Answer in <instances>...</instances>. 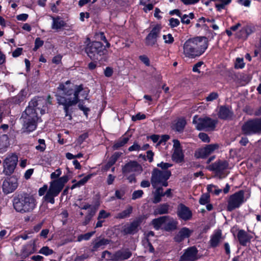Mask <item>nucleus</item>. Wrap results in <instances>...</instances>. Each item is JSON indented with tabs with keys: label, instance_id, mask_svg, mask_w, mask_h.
Listing matches in <instances>:
<instances>
[{
	"label": "nucleus",
	"instance_id": "obj_9",
	"mask_svg": "<svg viewBox=\"0 0 261 261\" xmlns=\"http://www.w3.org/2000/svg\"><path fill=\"white\" fill-rule=\"evenodd\" d=\"M132 255V253L128 249H125L119 250L113 254L108 251H105L102 253V257L107 260L123 261L129 258Z\"/></svg>",
	"mask_w": 261,
	"mask_h": 261
},
{
	"label": "nucleus",
	"instance_id": "obj_36",
	"mask_svg": "<svg viewBox=\"0 0 261 261\" xmlns=\"http://www.w3.org/2000/svg\"><path fill=\"white\" fill-rule=\"evenodd\" d=\"M109 243V240L108 239H101L99 241H95L93 242V251H96L99 248H102V247Z\"/></svg>",
	"mask_w": 261,
	"mask_h": 261
},
{
	"label": "nucleus",
	"instance_id": "obj_46",
	"mask_svg": "<svg viewBox=\"0 0 261 261\" xmlns=\"http://www.w3.org/2000/svg\"><path fill=\"white\" fill-rule=\"evenodd\" d=\"M231 2V0H225V1H221L220 4H216V7L218 10L221 11L222 9H224L225 6L229 4Z\"/></svg>",
	"mask_w": 261,
	"mask_h": 261
},
{
	"label": "nucleus",
	"instance_id": "obj_60",
	"mask_svg": "<svg viewBox=\"0 0 261 261\" xmlns=\"http://www.w3.org/2000/svg\"><path fill=\"white\" fill-rule=\"evenodd\" d=\"M35 49H37L39 47L43 45V41L41 40L39 38H37L35 40Z\"/></svg>",
	"mask_w": 261,
	"mask_h": 261
},
{
	"label": "nucleus",
	"instance_id": "obj_28",
	"mask_svg": "<svg viewBox=\"0 0 261 261\" xmlns=\"http://www.w3.org/2000/svg\"><path fill=\"white\" fill-rule=\"evenodd\" d=\"M52 20L51 28L53 30H58L65 25V22L59 17H52Z\"/></svg>",
	"mask_w": 261,
	"mask_h": 261
},
{
	"label": "nucleus",
	"instance_id": "obj_48",
	"mask_svg": "<svg viewBox=\"0 0 261 261\" xmlns=\"http://www.w3.org/2000/svg\"><path fill=\"white\" fill-rule=\"evenodd\" d=\"M163 38L165 43L171 44L174 41V38L171 34H168L166 35H164Z\"/></svg>",
	"mask_w": 261,
	"mask_h": 261
},
{
	"label": "nucleus",
	"instance_id": "obj_34",
	"mask_svg": "<svg viewBox=\"0 0 261 261\" xmlns=\"http://www.w3.org/2000/svg\"><path fill=\"white\" fill-rule=\"evenodd\" d=\"M154 188L155 189V191L154 192L153 202L158 203L161 201V197L164 196L163 189L162 187Z\"/></svg>",
	"mask_w": 261,
	"mask_h": 261
},
{
	"label": "nucleus",
	"instance_id": "obj_63",
	"mask_svg": "<svg viewBox=\"0 0 261 261\" xmlns=\"http://www.w3.org/2000/svg\"><path fill=\"white\" fill-rule=\"evenodd\" d=\"M33 172H34L33 169H29L27 170L24 173V178L26 179H29L30 178V177L31 176V175L33 174Z\"/></svg>",
	"mask_w": 261,
	"mask_h": 261
},
{
	"label": "nucleus",
	"instance_id": "obj_17",
	"mask_svg": "<svg viewBox=\"0 0 261 261\" xmlns=\"http://www.w3.org/2000/svg\"><path fill=\"white\" fill-rule=\"evenodd\" d=\"M142 171L141 166L136 161H131L122 168V172L125 176L130 173L139 174Z\"/></svg>",
	"mask_w": 261,
	"mask_h": 261
},
{
	"label": "nucleus",
	"instance_id": "obj_18",
	"mask_svg": "<svg viewBox=\"0 0 261 261\" xmlns=\"http://www.w3.org/2000/svg\"><path fill=\"white\" fill-rule=\"evenodd\" d=\"M161 30V27L159 25H156L152 28L146 38V44L147 45L153 46L156 44Z\"/></svg>",
	"mask_w": 261,
	"mask_h": 261
},
{
	"label": "nucleus",
	"instance_id": "obj_30",
	"mask_svg": "<svg viewBox=\"0 0 261 261\" xmlns=\"http://www.w3.org/2000/svg\"><path fill=\"white\" fill-rule=\"evenodd\" d=\"M219 117L221 119H227L230 118L232 116V113L227 108L221 107L219 112Z\"/></svg>",
	"mask_w": 261,
	"mask_h": 261
},
{
	"label": "nucleus",
	"instance_id": "obj_22",
	"mask_svg": "<svg viewBox=\"0 0 261 261\" xmlns=\"http://www.w3.org/2000/svg\"><path fill=\"white\" fill-rule=\"evenodd\" d=\"M177 214L179 217L185 220H189L192 217V213L189 208L181 204L178 206Z\"/></svg>",
	"mask_w": 261,
	"mask_h": 261
},
{
	"label": "nucleus",
	"instance_id": "obj_1",
	"mask_svg": "<svg viewBox=\"0 0 261 261\" xmlns=\"http://www.w3.org/2000/svg\"><path fill=\"white\" fill-rule=\"evenodd\" d=\"M70 83V82L67 81L65 84H61L58 87V93L56 95L58 103L64 106L66 116H68L69 120L71 119V116L68 114L69 108L76 105L78 102L79 108L87 117L90 109L84 106L83 100L79 99V95L84 99H88L89 90L87 88H84L82 85H76L73 91L66 87Z\"/></svg>",
	"mask_w": 261,
	"mask_h": 261
},
{
	"label": "nucleus",
	"instance_id": "obj_54",
	"mask_svg": "<svg viewBox=\"0 0 261 261\" xmlns=\"http://www.w3.org/2000/svg\"><path fill=\"white\" fill-rule=\"evenodd\" d=\"M199 138L204 142L208 143L210 141V139L208 135L204 133H200L199 134Z\"/></svg>",
	"mask_w": 261,
	"mask_h": 261
},
{
	"label": "nucleus",
	"instance_id": "obj_56",
	"mask_svg": "<svg viewBox=\"0 0 261 261\" xmlns=\"http://www.w3.org/2000/svg\"><path fill=\"white\" fill-rule=\"evenodd\" d=\"M218 95L217 93L213 92L210 94L206 98V100L207 101H212L216 99L218 97Z\"/></svg>",
	"mask_w": 261,
	"mask_h": 261
},
{
	"label": "nucleus",
	"instance_id": "obj_31",
	"mask_svg": "<svg viewBox=\"0 0 261 261\" xmlns=\"http://www.w3.org/2000/svg\"><path fill=\"white\" fill-rule=\"evenodd\" d=\"M27 95V90L25 89H22L16 96L12 98V100L15 103H19L24 100Z\"/></svg>",
	"mask_w": 261,
	"mask_h": 261
},
{
	"label": "nucleus",
	"instance_id": "obj_55",
	"mask_svg": "<svg viewBox=\"0 0 261 261\" xmlns=\"http://www.w3.org/2000/svg\"><path fill=\"white\" fill-rule=\"evenodd\" d=\"M110 216L109 213L106 212L104 210H101L99 212L98 219H106Z\"/></svg>",
	"mask_w": 261,
	"mask_h": 261
},
{
	"label": "nucleus",
	"instance_id": "obj_40",
	"mask_svg": "<svg viewBox=\"0 0 261 261\" xmlns=\"http://www.w3.org/2000/svg\"><path fill=\"white\" fill-rule=\"evenodd\" d=\"M121 153L118 152L114 153L110 158L108 163L107 166L109 167L113 165L118 160V159L121 156Z\"/></svg>",
	"mask_w": 261,
	"mask_h": 261
},
{
	"label": "nucleus",
	"instance_id": "obj_50",
	"mask_svg": "<svg viewBox=\"0 0 261 261\" xmlns=\"http://www.w3.org/2000/svg\"><path fill=\"white\" fill-rule=\"evenodd\" d=\"M169 25L171 28H175L179 25L180 22L178 19L171 18L169 19Z\"/></svg>",
	"mask_w": 261,
	"mask_h": 261
},
{
	"label": "nucleus",
	"instance_id": "obj_47",
	"mask_svg": "<svg viewBox=\"0 0 261 261\" xmlns=\"http://www.w3.org/2000/svg\"><path fill=\"white\" fill-rule=\"evenodd\" d=\"M209 199H210V196L208 194H203L201 196V197L199 199V203L201 204H203V205L205 204L209 201Z\"/></svg>",
	"mask_w": 261,
	"mask_h": 261
},
{
	"label": "nucleus",
	"instance_id": "obj_33",
	"mask_svg": "<svg viewBox=\"0 0 261 261\" xmlns=\"http://www.w3.org/2000/svg\"><path fill=\"white\" fill-rule=\"evenodd\" d=\"M164 219L165 216H163L157 219H154L152 221V224L155 229L159 230V229H163L165 221Z\"/></svg>",
	"mask_w": 261,
	"mask_h": 261
},
{
	"label": "nucleus",
	"instance_id": "obj_24",
	"mask_svg": "<svg viewBox=\"0 0 261 261\" xmlns=\"http://www.w3.org/2000/svg\"><path fill=\"white\" fill-rule=\"evenodd\" d=\"M163 229L166 231L174 230L177 227V221L169 216H165Z\"/></svg>",
	"mask_w": 261,
	"mask_h": 261
},
{
	"label": "nucleus",
	"instance_id": "obj_39",
	"mask_svg": "<svg viewBox=\"0 0 261 261\" xmlns=\"http://www.w3.org/2000/svg\"><path fill=\"white\" fill-rule=\"evenodd\" d=\"M186 124V122L185 119H179L174 125L173 129H174L177 132H181L184 129Z\"/></svg>",
	"mask_w": 261,
	"mask_h": 261
},
{
	"label": "nucleus",
	"instance_id": "obj_16",
	"mask_svg": "<svg viewBox=\"0 0 261 261\" xmlns=\"http://www.w3.org/2000/svg\"><path fill=\"white\" fill-rule=\"evenodd\" d=\"M173 154L172 159L177 163H180L184 161V154L182 150V147L179 141L178 140L174 139L173 140Z\"/></svg>",
	"mask_w": 261,
	"mask_h": 261
},
{
	"label": "nucleus",
	"instance_id": "obj_20",
	"mask_svg": "<svg viewBox=\"0 0 261 261\" xmlns=\"http://www.w3.org/2000/svg\"><path fill=\"white\" fill-rule=\"evenodd\" d=\"M197 258V250L195 247H192L185 251L179 261H195Z\"/></svg>",
	"mask_w": 261,
	"mask_h": 261
},
{
	"label": "nucleus",
	"instance_id": "obj_8",
	"mask_svg": "<svg viewBox=\"0 0 261 261\" xmlns=\"http://www.w3.org/2000/svg\"><path fill=\"white\" fill-rule=\"evenodd\" d=\"M18 156L14 153L8 154L3 162V172L6 175L12 174L17 165Z\"/></svg>",
	"mask_w": 261,
	"mask_h": 261
},
{
	"label": "nucleus",
	"instance_id": "obj_61",
	"mask_svg": "<svg viewBox=\"0 0 261 261\" xmlns=\"http://www.w3.org/2000/svg\"><path fill=\"white\" fill-rule=\"evenodd\" d=\"M203 64L202 62H199L197 63L193 67V71L195 72L200 73L199 68Z\"/></svg>",
	"mask_w": 261,
	"mask_h": 261
},
{
	"label": "nucleus",
	"instance_id": "obj_10",
	"mask_svg": "<svg viewBox=\"0 0 261 261\" xmlns=\"http://www.w3.org/2000/svg\"><path fill=\"white\" fill-rule=\"evenodd\" d=\"M188 40L193 47L196 49L199 56L204 53L208 47V40L205 37L198 36Z\"/></svg>",
	"mask_w": 261,
	"mask_h": 261
},
{
	"label": "nucleus",
	"instance_id": "obj_27",
	"mask_svg": "<svg viewBox=\"0 0 261 261\" xmlns=\"http://www.w3.org/2000/svg\"><path fill=\"white\" fill-rule=\"evenodd\" d=\"M252 33V30L251 27L245 25L237 34V36L239 38L246 39Z\"/></svg>",
	"mask_w": 261,
	"mask_h": 261
},
{
	"label": "nucleus",
	"instance_id": "obj_41",
	"mask_svg": "<svg viewBox=\"0 0 261 261\" xmlns=\"http://www.w3.org/2000/svg\"><path fill=\"white\" fill-rule=\"evenodd\" d=\"M194 14L193 13H190L189 15L184 14L182 15L180 17L181 21L182 23L185 24H189L190 22V19H192L194 18Z\"/></svg>",
	"mask_w": 261,
	"mask_h": 261
},
{
	"label": "nucleus",
	"instance_id": "obj_13",
	"mask_svg": "<svg viewBox=\"0 0 261 261\" xmlns=\"http://www.w3.org/2000/svg\"><path fill=\"white\" fill-rule=\"evenodd\" d=\"M244 193L243 191H240L231 195L228 201L227 210L231 211L240 207L244 202Z\"/></svg>",
	"mask_w": 261,
	"mask_h": 261
},
{
	"label": "nucleus",
	"instance_id": "obj_12",
	"mask_svg": "<svg viewBox=\"0 0 261 261\" xmlns=\"http://www.w3.org/2000/svg\"><path fill=\"white\" fill-rule=\"evenodd\" d=\"M18 186V179L15 175L5 178L2 184V189L3 193L8 195L14 192Z\"/></svg>",
	"mask_w": 261,
	"mask_h": 261
},
{
	"label": "nucleus",
	"instance_id": "obj_21",
	"mask_svg": "<svg viewBox=\"0 0 261 261\" xmlns=\"http://www.w3.org/2000/svg\"><path fill=\"white\" fill-rule=\"evenodd\" d=\"M193 232L192 229L184 227L180 229L175 236L174 239L176 242H180L185 239L189 238Z\"/></svg>",
	"mask_w": 261,
	"mask_h": 261
},
{
	"label": "nucleus",
	"instance_id": "obj_19",
	"mask_svg": "<svg viewBox=\"0 0 261 261\" xmlns=\"http://www.w3.org/2000/svg\"><path fill=\"white\" fill-rule=\"evenodd\" d=\"M195 49L188 39L183 44V54L185 57L194 59L199 57Z\"/></svg>",
	"mask_w": 261,
	"mask_h": 261
},
{
	"label": "nucleus",
	"instance_id": "obj_52",
	"mask_svg": "<svg viewBox=\"0 0 261 261\" xmlns=\"http://www.w3.org/2000/svg\"><path fill=\"white\" fill-rule=\"evenodd\" d=\"M244 67V63L243 58H238L236 59L235 67L236 68H242Z\"/></svg>",
	"mask_w": 261,
	"mask_h": 261
},
{
	"label": "nucleus",
	"instance_id": "obj_49",
	"mask_svg": "<svg viewBox=\"0 0 261 261\" xmlns=\"http://www.w3.org/2000/svg\"><path fill=\"white\" fill-rule=\"evenodd\" d=\"M129 151H139L141 150V146L138 144L137 142H134L133 145L130 146L128 149Z\"/></svg>",
	"mask_w": 261,
	"mask_h": 261
},
{
	"label": "nucleus",
	"instance_id": "obj_64",
	"mask_svg": "<svg viewBox=\"0 0 261 261\" xmlns=\"http://www.w3.org/2000/svg\"><path fill=\"white\" fill-rule=\"evenodd\" d=\"M17 19L20 21H25L28 18L27 14H21L16 16Z\"/></svg>",
	"mask_w": 261,
	"mask_h": 261
},
{
	"label": "nucleus",
	"instance_id": "obj_45",
	"mask_svg": "<svg viewBox=\"0 0 261 261\" xmlns=\"http://www.w3.org/2000/svg\"><path fill=\"white\" fill-rule=\"evenodd\" d=\"M95 233L94 231L88 232L84 234H81L77 238V241L81 242L82 240H88Z\"/></svg>",
	"mask_w": 261,
	"mask_h": 261
},
{
	"label": "nucleus",
	"instance_id": "obj_44",
	"mask_svg": "<svg viewBox=\"0 0 261 261\" xmlns=\"http://www.w3.org/2000/svg\"><path fill=\"white\" fill-rule=\"evenodd\" d=\"M207 189L209 192L213 193L217 195H219L222 192L221 189H218L217 187L214 185H208Z\"/></svg>",
	"mask_w": 261,
	"mask_h": 261
},
{
	"label": "nucleus",
	"instance_id": "obj_53",
	"mask_svg": "<svg viewBox=\"0 0 261 261\" xmlns=\"http://www.w3.org/2000/svg\"><path fill=\"white\" fill-rule=\"evenodd\" d=\"M146 116L144 114L138 113L136 115H134L132 117V119L133 121H135L139 120H143L145 119Z\"/></svg>",
	"mask_w": 261,
	"mask_h": 261
},
{
	"label": "nucleus",
	"instance_id": "obj_57",
	"mask_svg": "<svg viewBox=\"0 0 261 261\" xmlns=\"http://www.w3.org/2000/svg\"><path fill=\"white\" fill-rule=\"evenodd\" d=\"M172 166V165L171 164L164 162H161L157 165L158 167H161L163 169H165L164 170H166V169L171 167Z\"/></svg>",
	"mask_w": 261,
	"mask_h": 261
},
{
	"label": "nucleus",
	"instance_id": "obj_58",
	"mask_svg": "<svg viewBox=\"0 0 261 261\" xmlns=\"http://www.w3.org/2000/svg\"><path fill=\"white\" fill-rule=\"evenodd\" d=\"M139 59L146 66H149L150 62L148 58L145 55H142L139 56Z\"/></svg>",
	"mask_w": 261,
	"mask_h": 261
},
{
	"label": "nucleus",
	"instance_id": "obj_51",
	"mask_svg": "<svg viewBox=\"0 0 261 261\" xmlns=\"http://www.w3.org/2000/svg\"><path fill=\"white\" fill-rule=\"evenodd\" d=\"M143 192L142 190H137L133 192L132 194V199L135 200L142 196Z\"/></svg>",
	"mask_w": 261,
	"mask_h": 261
},
{
	"label": "nucleus",
	"instance_id": "obj_38",
	"mask_svg": "<svg viewBox=\"0 0 261 261\" xmlns=\"http://www.w3.org/2000/svg\"><path fill=\"white\" fill-rule=\"evenodd\" d=\"M169 205L166 204H162L156 207L154 211V214H164L168 212Z\"/></svg>",
	"mask_w": 261,
	"mask_h": 261
},
{
	"label": "nucleus",
	"instance_id": "obj_59",
	"mask_svg": "<svg viewBox=\"0 0 261 261\" xmlns=\"http://www.w3.org/2000/svg\"><path fill=\"white\" fill-rule=\"evenodd\" d=\"M124 194V190H116L115 191V196L118 199H122Z\"/></svg>",
	"mask_w": 261,
	"mask_h": 261
},
{
	"label": "nucleus",
	"instance_id": "obj_6",
	"mask_svg": "<svg viewBox=\"0 0 261 261\" xmlns=\"http://www.w3.org/2000/svg\"><path fill=\"white\" fill-rule=\"evenodd\" d=\"M85 50L91 59L98 60L99 57L103 54L105 48L101 42L95 41L89 43Z\"/></svg>",
	"mask_w": 261,
	"mask_h": 261
},
{
	"label": "nucleus",
	"instance_id": "obj_32",
	"mask_svg": "<svg viewBox=\"0 0 261 261\" xmlns=\"http://www.w3.org/2000/svg\"><path fill=\"white\" fill-rule=\"evenodd\" d=\"M92 176H93V174H89V175L86 176L83 178H82V179L78 181H76L75 180H73L72 182L74 183V184L72 186L71 189H74V188H76L77 187H80L84 185L88 181V180L92 177Z\"/></svg>",
	"mask_w": 261,
	"mask_h": 261
},
{
	"label": "nucleus",
	"instance_id": "obj_62",
	"mask_svg": "<svg viewBox=\"0 0 261 261\" xmlns=\"http://www.w3.org/2000/svg\"><path fill=\"white\" fill-rule=\"evenodd\" d=\"M48 187L46 185H44L42 187L40 188L39 190L38 193L40 196L43 195L45 193L48 191Z\"/></svg>",
	"mask_w": 261,
	"mask_h": 261
},
{
	"label": "nucleus",
	"instance_id": "obj_4",
	"mask_svg": "<svg viewBox=\"0 0 261 261\" xmlns=\"http://www.w3.org/2000/svg\"><path fill=\"white\" fill-rule=\"evenodd\" d=\"M13 207L17 212H30L36 206V201L32 196L25 194L15 197L13 201Z\"/></svg>",
	"mask_w": 261,
	"mask_h": 261
},
{
	"label": "nucleus",
	"instance_id": "obj_14",
	"mask_svg": "<svg viewBox=\"0 0 261 261\" xmlns=\"http://www.w3.org/2000/svg\"><path fill=\"white\" fill-rule=\"evenodd\" d=\"M242 130L246 135L259 132L261 130V118L246 122L242 126Z\"/></svg>",
	"mask_w": 261,
	"mask_h": 261
},
{
	"label": "nucleus",
	"instance_id": "obj_25",
	"mask_svg": "<svg viewBox=\"0 0 261 261\" xmlns=\"http://www.w3.org/2000/svg\"><path fill=\"white\" fill-rule=\"evenodd\" d=\"M238 239L239 241L243 246H246L252 239V237L246 233L244 230H241L238 232Z\"/></svg>",
	"mask_w": 261,
	"mask_h": 261
},
{
	"label": "nucleus",
	"instance_id": "obj_5",
	"mask_svg": "<svg viewBox=\"0 0 261 261\" xmlns=\"http://www.w3.org/2000/svg\"><path fill=\"white\" fill-rule=\"evenodd\" d=\"M171 172L169 170H160L154 169L152 171L151 177V182L153 188L158 187H167V180L171 176Z\"/></svg>",
	"mask_w": 261,
	"mask_h": 261
},
{
	"label": "nucleus",
	"instance_id": "obj_3",
	"mask_svg": "<svg viewBox=\"0 0 261 261\" xmlns=\"http://www.w3.org/2000/svg\"><path fill=\"white\" fill-rule=\"evenodd\" d=\"M61 174V170L58 169L50 174V178L52 180L49 182L48 191L44 197V199L46 202L54 204L55 203L54 198L59 194L65 184L68 181V177L67 175L59 177Z\"/></svg>",
	"mask_w": 261,
	"mask_h": 261
},
{
	"label": "nucleus",
	"instance_id": "obj_7",
	"mask_svg": "<svg viewBox=\"0 0 261 261\" xmlns=\"http://www.w3.org/2000/svg\"><path fill=\"white\" fill-rule=\"evenodd\" d=\"M193 122L198 130L213 129L215 127L217 121L207 117H198L195 116Z\"/></svg>",
	"mask_w": 261,
	"mask_h": 261
},
{
	"label": "nucleus",
	"instance_id": "obj_2",
	"mask_svg": "<svg viewBox=\"0 0 261 261\" xmlns=\"http://www.w3.org/2000/svg\"><path fill=\"white\" fill-rule=\"evenodd\" d=\"M48 102L42 97L33 99L22 115L24 131L30 133L36 129L37 123L40 120L37 113L40 111L41 115L45 113Z\"/></svg>",
	"mask_w": 261,
	"mask_h": 261
},
{
	"label": "nucleus",
	"instance_id": "obj_23",
	"mask_svg": "<svg viewBox=\"0 0 261 261\" xmlns=\"http://www.w3.org/2000/svg\"><path fill=\"white\" fill-rule=\"evenodd\" d=\"M227 167V164L225 162H216L210 166L211 170L215 171L216 174L219 176L220 178L223 176L221 175V173L225 170Z\"/></svg>",
	"mask_w": 261,
	"mask_h": 261
},
{
	"label": "nucleus",
	"instance_id": "obj_26",
	"mask_svg": "<svg viewBox=\"0 0 261 261\" xmlns=\"http://www.w3.org/2000/svg\"><path fill=\"white\" fill-rule=\"evenodd\" d=\"M139 225L140 222L139 221H134L129 225H125L123 231L126 234H134L138 231Z\"/></svg>",
	"mask_w": 261,
	"mask_h": 261
},
{
	"label": "nucleus",
	"instance_id": "obj_35",
	"mask_svg": "<svg viewBox=\"0 0 261 261\" xmlns=\"http://www.w3.org/2000/svg\"><path fill=\"white\" fill-rule=\"evenodd\" d=\"M129 140V138L127 137L123 136L119 139L113 145V148L114 149H118L119 148L123 146L126 144Z\"/></svg>",
	"mask_w": 261,
	"mask_h": 261
},
{
	"label": "nucleus",
	"instance_id": "obj_42",
	"mask_svg": "<svg viewBox=\"0 0 261 261\" xmlns=\"http://www.w3.org/2000/svg\"><path fill=\"white\" fill-rule=\"evenodd\" d=\"M38 142L39 145H37L35 147L36 149L40 152H43L46 149V144L45 143V140L44 139H39Z\"/></svg>",
	"mask_w": 261,
	"mask_h": 261
},
{
	"label": "nucleus",
	"instance_id": "obj_43",
	"mask_svg": "<svg viewBox=\"0 0 261 261\" xmlns=\"http://www.w3.org/2000/svg\"><path fill=\"white\" fill-rule=\"evenodd\" d=\"M54 251L52 249L49 248V247L47 246L43 247L39 251V253L42 254H43L45 256H48L49 255L52 254Z\"/></svg>",
	"mask_w": 261,
	"mask_h": 261
},
{
	"label": "nucleus",
	"instance_id": "obj_15",
	"mask_svg": "<svg viewBox=\"0 0 261 261\" xmlns=\"http://www.w3.org/2000/svg\"><path fill=\"white\" fill-rule=\"evenodd\" d=\"M218 144H213L206 145L205 147L197 149L195 152L196 158H205L210 154L216 152L219 148Z\"/></svg>",
	"mask_w": 261,
	"mask_h": 261
},
{
	"label": "nucleus",
	"instance_id": "obj_11",
	"mask_svg": "<svg viewBox=\"0 0 261 261\" xmlns=\"http://www.w3.org/2000/svg\"><path fill=\"white\" fill-rule=\"evenodd\" d=\"M188 40L193 47L196 49L199 56L204 53L208 47V40L205 37L198 36Z\"/></svg>",
	"mask_w": 261,
	"mask_h": 261
},
{
	"label": "nucleus",
	"instance_id": "obj_29",
	"mask_svg": "<svg viewBox=\"0 0 261 261\" xmlns=\"http://www.w3.org/2000/svg\"><path fill=\"white\" fill-rule=\"evenodd\" d=\"M221 232L220 231H217L213 234L210 240V244L212 247H215L218 246L221 241Z\"/></svg>",
	"mask_w": 261,
	"mask_h": 261
},
{
	"label": "nucleus",
	"instance_id": "obj_37",
	"mask_svg": "<svg viewBox=\"0 0 261 261\" xmlns=\"http://www.w3.org/2000/svg\"><path fill=\"white\" fill-rule=\"evenodd\" d=\"M133 211V207L128 206L125 210L117 214L116 218L118 219H124L129 216Z\"/></svg>",
	"mask_w": 261,
	"mask_h": 261
}]
</instances>
